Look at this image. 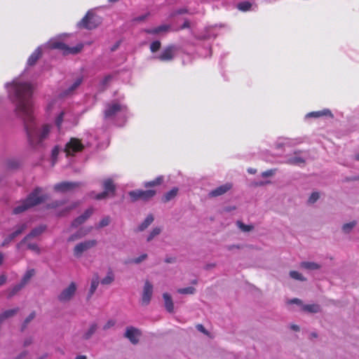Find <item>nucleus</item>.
Instances as JSON below:
<instances>
[{"instance_id": "bb28decb", "label": "nucleus", "mask_w": 359, "mask_h": 359, "mask_svg": "<svg viewBox=\"0 0 359 359\" xmlns=\"http://www.w3.org/2000/svg\"><path fill=\"white\" fill-rule=\"evenodd\" d=\"M99 283H100V280H99V277L97 275H95L91 280V282H90V290H89V292H88V298H90L92 297V295L94 294V292H95V290H97L98 285H99Z\"/></svg>"}, {"instance_id": "6ab92c4d", "label": "nucleus", "mask_w": 359, "mask_h": 359, "mask_svg": "<svg viewBox=\"0 0 359 359\" xmlns=\"http://www.w3.org/2000/svg\"><path fill=\"white\" fill-rule=\"evenodd\" d=\"M45 229L46 226L43 225L32 229V231L27 236H25L20 243L18 244V248H20L22 245V243H26L30 238L39 236L45 231Z\"/></svg>"}, {"instance_id": "412c9836", "label": "nucleus", "mask_w": 359, "mask_h": 359, "mask_svg": "<svg viewBox=\"0 0 359 359\" xmlns=\"http://www.w3.org/2000/svg\"><path fill=\"white\" fill-rule=\"evenodd\" d=\"M170 29V26L167 25H160L154 28L146 29L144 30L147 34L154 35H161L166 33Z\"/></svg>"}, {"instance_id": "b1692460", "label": "nucleus", "mask_w": 359, "mask_h": 359, "mask_svg": "<svg viewBox=\"0 0 359 359\" xmlns=\"http://www.w3.org/2000/svg\"><path fill=\"white\" fill-rule=\"evenodd\" d=\"M237 8L243 12L254 11L257 8L256 4L248 1H244L238 3L236 6Z\"/></svg>"}, {"instance_id": "09e8293b", "label": "nucleus", "mask_w": 359, "mask_h": 359, "mask_svg": "<svg viewBox=\"0 0 359 359\" xmlns=\"http://www.w3.org/2000/svg\"><path fill=\"white\" fill-rule=\"evenodd\" d=\"M318 198H319V194L318 192H313L310 196L308 201L309 203H314L315 202H316L318 201Z\"/></svg>"}, {"instance_id": "f8f14e48", "label": "nucleus", "mask_w": 359, "mask_h": 359, "mask_svg": "<svg viewBox=\"0 0 359 359\" xmlns=\"http://www.w3.org/2000/svg\"><path fill=\"white\" fill-rule=\"evenodd\" d=\"M153 294V285L148 280H146L143 287L142 293L141 304L143 306L149 304Z\"/></svg>"}, {"instance_id": "7ed1b4c3", "label": "nucleus", "mask_w": 359, "mask_h": 359, "mask_svg": "<svg viewBox=\"0 0 359 359\" xmlns=\"http://www.w3.org/2000/svg\"><path fill=\"white\" fill-rule=\"evenodd\" d=\"M83 47V45L82 43H79L75 46L73 47H69L65 43L52 39L50 40L46 45L43 46L38 47L34 53L29 57L27 60V65L28 66H32L34 65L36 61L39 60V58L41 55L42 49L43 48H50V49H59L61 50L65 55H69V54H76L79 53Z\"/></svg>"}, {"instance_id": "473e14b6", "label": "nucleus", "mask_w": 359, "mask_h": 359, "mask_svg": "<svg viewBox=\"0 0 359 359\" xmlns=\"http://www.w3.org/2000/svg\"><path fill=\"white\" fill-rule=\"evenodd\" d=\"M114 280V275L111 271H109L106 276L102 278L100 283L102 285H110Z\"/></svg>"}, {"instance_id": "e2e57ef3", "label": "nucleus", "mask_w": 359, "mask_h": 359, "mask_svg": "<svg viewBox=\"0 0 359 359\" xmlns=\"http://www.w3.org/2000/svg\"><path fill=\"white\" fill-rule=\"evenodd\" d=\"M187 12V10L186 9H180L178 11H177L176 12V14H183V13H185Z\"/></svg>"}, {"instance_id": "e433bc0d", "label": "nucleus", "mask_w": 359, "mask_h": 359, "mask_svg": "<svg viewBox=\"0 0 359 359\" xmlns=\"http://www.w3.org/2000/svg\"><path fill=\"white\" fill-rule=\"evenodd\" d=\"M236 224L238 227L243 232L250 231L254 228L252 225H246L241 222V221H238Z\"/></svg>"}, {"instance_id": "79ce46f5", "label": "nucleus", "mask_w": 359, "mask_h": 359, "mask_svg": "<svg viewBox=\"0 0 359 359\" xmlns=\"http://www.w3.org/2000/svg\"><path fill=\"white\" fill-rule=\"evenodd\" d=\"M161 46V43L159 41H158V40L154 41L150 44V50L152 53H155L160 49Z\"/></svg>"}, {"instance_id": "f03ea898", "label": "nucleus", "mask_w": 359, "mask_h": 359, "mask_svg": "<svg viewBox=\"0 0 359 359\" xmlns=\"http://www.w3.org/2000/svg\"><path fill=\"white\" fill-rule=\"evenodd\" d=\"M48 110L55 114V125L60 133H63L65 130L72 128L78 124V116L69 108L62 107L57 100L48 104Z\"/></svg>"}, {"instance_id": "ddd939ff", "label": "nucleus", "mask_w": 359, "mask_h": 359, "mask_svg": "<svg viewBox=\"0 0 359 359\" xmlns=\"http://www.w3.org/2000/svg\"><path fill=\"white\" fill-rule=\"evenodd\" d=\"M83 81V76L76 77L71 83H69L66 88L60 93V96L65 97L74 94L75 90L79 88Z\"/></svg>"}, {"instance_id": "c756f323", "label": "nucleus", "mask_w": 359, "mask_h": 359, "mask_svg": "<svg viewBox=\"0 0 359 359\" xmlns=\"http://www.w3.org/2000/svg\"><path fill=\"white\" fill-rule=\"evenodd\" d=\"M177 192H178V189L177 188L175 187V188L172 189L170 191H168L164 195L163 201L164 202L170 201V200H172V198H174L177 196Z\"/></svg>"}, {"instance_id": "bf43d9fd", "label": "nucleus", "mask_w": 359, "mask_h": 359, "mask_svg": "<svg viewBox=\"0 0 359 359\" xmlns=\"http://www.w3.org/2000/svg\"><path fill=\"white\" fill-rule=\"evenodd\" d=\"M79 236H77V234L72 235L69 238L68 241H74L76 239L79 238Z\"/></svg>"}, {"instance_id": "2eb2a0df", "label": "nucleus", "mask_w": 359, "mask_h": 359, "mask_svg": "<svg viewBox=\"0 0 359 359\" xmlns=\"http://www.w3.org/2000/svg\"><path fill=\"white\" fill-rule=\"evenodd\" d=\"M175 52L176 48L174 46H168L155 58L163 62L170 61L175 57Z\"/></svg>"}, {"instance_id": "393cba45", "label": "nucleus", "mask_w": 359, "mask_h": 359, "mask_svg": "<svg viewBox=\"0 0 359 359\" xmlns=\"http://www.w3.org/2000/svg\"><path fill=\"white\" fill-rule=\"evenodd\" d=\"M320 306L317 304H304L302 305V311L309 313H317L320 312Z\"/></svg>"}, {"instance_id": "f257e3e1", "label": "nucleus", "mask_w": 359, "mask_h": 359, "mask_svg": "<svg viewBox=\"0 0 359 359\" xmlns=\"http://www.w3.org/2000/svg\"><path fill=\"white\" fill-rule=\"evenodd\" d=\"M9 99L15 104V112L24 124L29 145L34 149L41 148L51 134L52 126H39L34 114L32 100L33 87L25 81L23 74L5 85Z\"/></svg>"}, {"instance_id": "680f3d73", "label": "nucleus", "mask_w": 359, "mask_h": 359, "mask_svg": "<svg viewBox=\"0 0 359 359\" xmlns=\"http://www.w3.org/2000/svg\"><path fill=\"white\" fill-rule=\"evenodd\" d=\"M291 329L294 330V331H299V327L297 325H291Z\"/></svg>"}, {"instance_id": "2f4dec72", "label": "nucleus", "mask_w": 359, "mask_h": 359, "mask_svg": "<svg viewBox=\"0 0 359 359\" xmlns=\"http://www.w3.org/2000/svg\"><path fill=\"white\" fill-rule=\"evenodd\" d=\"M97 328V325L96 323L91 324L88 330L83 334V338L85 339H90L91 336L95 332Z\"/></svg>"}, {"instance_id": "4be33fe9", "label": "nucleus", "mask_w": 359, "mask_h": 359, "mask_svg": "<svg viewBox=\"0 0 359 359\" xmlns=\"http://www.w3.org/2000/svg\"><path fill=\"white\" fill-rule=\"evenodd\" d=\"M321 116H329L330 118H333V114L330 109H324L320 111H312V112L308 113L305 117H306V118H319Z\"/></svg>"}, {"instance_id": "7c9ffc66", "label": "nucleus", "mask_w": 359, "mask_h": 359, "mask_svg": "<svg viewBox=\"0 0 359 359\" xmlns=\"http://www.w3.org/2000/svg\"><path fill=\"white\" fill-rule=\"evenodd\" d=\"M356 225L357 222L354 220L343 224L341 230L344 233H349Z\"/></svg>"}, {"instance_id": "6e6552de", "label": "nucleus", "mask_w": 359, "mask_h": 359, "mask_svg": "<svg viewBox=\"0 0 359 359\" xmlns=\"http://www.w3.org/2000/svg\"><path fill=\"white\" fill-rule=\"evenodd\" d=\"M100 22V18L93 13L88 11L83 19L78 23V25L81 27L92 29L95 28Z\"/></svg>"}, {"instance_id": "20e7f679", "label": "nucleus", "mask_w": 359, "mask_h": 359, "mask_svg": "<svg viewBox=\"0 0 359 359\" xmlns=\"http://www.w3.org/2000/svg\"><path fill=\"white\" fill-rule=\"evenodd\" d=\"M105 120L113 121L117 126H122L128 117V110L125 104L120 101H112L106 104Z\"/></svg>"}, {"instance_id": "72a5a7b5", "label": "nucleus", "mask_w": 359, "mask_h": 359, "mask_svg": "<svg viewBox=\"0 0 359 359\" xmlns=\"http://www.w3.org/2000/svg\"><path fill=\"white\" fill-rule=\"evenodd\" d=\"M162 231V229L161 227H155L154 228L150 233H149L147 241L150 242L152 241L156 236H158Z\"/></svg>"}, {"instance_id": "0e129e2a", "label": "nucleus", "mask_w": 359, "mask_h": 359, "mask_svg": "<svg viewBox=\"0 0 359 359\" xmlns=\"http://www.w3.org/2000/svg\"><path fill=\"white\" fill-rule=\"evenodd\" d=\"M187 27H189V21H185L182 27V28H187Z\"/></svg>"}, {"instance_id": "de8ad7c7", "label": "nucleus", "mask_w": 359, "mask_h": 359, "mask_svg": "<svg viewBox=\"0 0 359 359\" xmlns=\"http://www.w3.org/2000/svg\"><path fill=\"white\" fill-rule=\"evenodd\" d=\"M147 257V254H142L140 257L133 259L131 262L134 264H140L142 261L145 260Z\"/></svg>"}, {"instance_id": "4c0bfd02", "label": "nucleus", "mask_w": 359, "mask_h": 359, "mask_svg": "<svg viewBox=\"0 0 359 359\" xmlns=\"http://www.w3.org/2000/svg\"><path fill=\"white\" fill-rule=\"evenodd\" d=\"M22 244H27V248L30 250L36 252V254L40 253V248L36 243H29L28 241L26 243H22Z\"/></svg>"}, {"instance_id": "a211bd4d", "label": "nucleus", "mask_w": 359, "mask_h": 359, "mask_svg": "<svg viewBox=\"0 0 359 359\" xmlns=\"http://www.w3.org/2000/svg\"><path fill=\"white\" fill-rule=\"evenodd\" d=\"M93 209L92 208H90L87 209L85 212L76 218L72 223V226L73 227H78L81 224L84 223L93 214Z\"/></svg>"}, {"instance_id": "a878e982", "label": "nucleus", "mask_w": 359, "mask_h": 359, "mask_svg": "<svg viewBox=\"0 0 359 359\" xmlns=\"http://www.w3.org/2000/svg\"><path fill=\"white\" fill-rule=\"evenodd\" d=\"M163 298L164 300L165 307L169 313H172L174 311V304L171 296L168 293H163Z\"/></svg>"}, {"instance_id": "5fc2aeb1", "label": "nucleus", "mask_w": 359, "mask_h": 359, "mask_svg": "<svg viewBox=\"0 0 359 359\" xmlns=\"http://www.w3.org/2000/svg\"><path fill=\"white\" fill-rule=\"evenodd\" d=\"M78 205V203H73L71 205H69L66 208L67 212H69L71 210L75 208Z\"/></svg>"}, {"instance_id": "8fccbe9b", "label": "nucleus", "mask_w": 359, "mask_h": 359, "mask_svg": "<svg viewBox=\"0 0 359 359\" xmlns=\"http://www.w3.org/2000/svg\"><path fill=\"white\" fill-rule=\"evenodd\" d=\"M115 320H109L106 323L105 325L103 326L102 329L104 330H107L110 328H111L112 327H114L115 325Z\"/></svg>"}, {"instance_id": "9b49d317", "label": "nucleus", "mask_w": 359, "mask_h": 359, "mask_svg": "<svg viewBox=\"0 0 359 359\" xmlns=\"http://www.w3.org/2000/svg\"><path fill=\"white\" fill-rule=\"evenodd\" d=\"M156 194L154 190H135L129 192V196L133 201L143 200L147 201L151 198Z\"/></svg>"}, {"instance_id": "37998d69", "label": "nucleus", "mask_w": 359, "mask_h": 359, "mask_svg": "<svg viewBox=\"0 0 359 359\" xmlns=\"http://www.w3.org/2000/svg\"><path fill=\"white\" fill-rule=\"evenodd\" d=\"M111 76L110 75L106 76L100 83V88L104 90L107 83L111 81Z\"/></svg>"}, {"instance_id": "0eeeda50", "label": "nucleus", "mask_w": 359, "mask_h": 359, "mask_svg": "<svg viewBox=\"0 0 359 359\" xmlns=\"http://www.w3.org/2000/svg\"><path fill=\"white\" fill-rule=\"evenodd\" d=\"M97 245L95 240H86L77 243L73 250L74 256L76 258L82 257L83 254Z\"/></svg>"}, {"instance_id": "49530a36", "label": "nucleus", "mask_w": 359, "mask_h": 359, "mask_svg": "<svg viewBox=\"0 0 359 359\" xmlns=\"http://www.w3.org/2000/svg\"><path fill=\"white\" fill-rule=\"evenodd\" d=\"M109 223H110V218L109 217H105L100 220V222L98 224L97 227L102 228V227L107 226L109 224Z\"/></svg>"}, {"instance_id": "338daca9", "label": "nucleus", "mask_w": 359, "mask_h": 359, "mask_svg": "<svg viewBox=\"0 0 359 359\" xmlns=\"http://www.w3.org/2000/svg\"><path fill=\"white\" fill-rule=\"evenodd\" d=\"M248 171L250 174H255L257 170L254 168H249Z\"/></svg>"}, {"instance_id": "13d9d810", "label": "nucleus", "mask_w": 359, "mask_h": 359, "mask_svg": "<svg viewBox=\"0 0 359 359\" xmlns=\"http://www.w3.org/2000/svg\"><path fill=\"white\" fill-rule=\"evenodd\" d=\"M32 343V338H27L24 341V346H27L30 345Z\"/></svg>"}, {"instance_id": "603ef678", "label": "nucleus", "mask_w": 359, "mask_h": 359, "mask_svg": "<svg viewBox=\"0 0 359 359\" xmlns=\"http://www.w3.org/2000/svg\"><path fill=\"white\" fill-rule=\"evenodd\" d=\"M289 304H296L300 305L302 307V305H304L302 304V300L299 299H297V298H294L292 299H290L289 301Z\"/></svg>"}, {"instance_id": "f704fd0d", "label": "nucleus", "mask_w": 359, "mask_h": 359, "mask_svg": "<svg viewBox=\"0 0 359 359\" xmlns=\"http://www.w3.org/2000/svg\"><path fill=\"white\" fill-rule=\"evenodd\" d=\"M34 273L35 271L34 269L27 270L25 275L23 276L20 282L25 285L29 281L32 277L34 276Z\"/></svg>"}, {"instance_id": "052dcab7", "label": "nucleus", "mask_w": 359, "mask_h": 359, "mask_svg": "<svg viewBox=\"0 0 359 359\" xmlns=\"http://www.w3.org/2000/svg\"><path fill=\"white\" fill-rule=\"evenodd\" d=\"M197 329L201 332H205V328L202 325H198Z\"/></svg>"}, {"instance_id": "4d7b16f0", "label": "nucleus", "mask_w": 359, "mask_h": 359, "mask_svg": "<svg viewBox=\"0 0 359 359\" xmlns=\"http://www.w3.org/2000/svg\"><path fill=\"white\" fill-rule=\"evenodd\" d=\"M27 355V351H23L17 358H15V359H23L24 358L26 357Z\"/></svg>"}, {"instance_id": "c85d7f7f", "label": "nucleus", "mask_w": 359, "mask_h": 359, "mask_svg": "<svg viewBox=\"0 0 359 359\" xmlns=\"http://www.w3.org/2000/svg\"><path fill=\"white\" fill-rule=\"evenodd\" d=\"M154 221V217L152 215L147 216L145 219L138 226L137 231H143L145 230Z\"/></svg>"}, {"instance_id": "c9c22d12", "label": "nucleus", "mask_w": 359, "mask_h": 359, "mask_svg": "<svg viewBox=\"0 0 359 359\" xmlns=\"http://www.w3.org/2000/svg\"><path fill=\"white\" fill-rule=\"evenodd\" d=\"M18 309H9L4 311L3 313L0 315V323L6 318H8L12 316H13L17 311Z\"/></svg>"}, {"instance_id": "cd10ccee", "label": "nucleus", "mask_w": 359, "mask_h": 359, "mask_svg": "<svg viewBox=\"0 0 359 359\" xmlns=\"http://www.w3.org/2000/svg\"><path fill=\"white\" fill-rule=\"evenodd\" d=\"M300 266L309 271L318 270L320 269V265L313 262H302Z\"/></svg>"}, {"instance_id": "69168bd1", "label": "nucleus", "mask_w": 359, "mask_h": 359, "mask_svg": "<svg viewBox=\"0 0 359 359\" xmlns=\"http://www.w3.org/2000/svg\"><path fill=\"white\" fill-rule=\"evenodd\" d=\"M145 18H146V15H142V16H140V17L137 18L135 19V20H137V21H142V20H144L145 19Z\"/></svg>"}, {"instance_id": "dca6fc26", "label": "nucleus", "mask_w": 359, "mask_h": 359, "mask_svg": "<svg viewBox=\"0 0 359 359\" xmlns=\"http://www.w3.org/2000/svg\"><path fill=\"white\" fill-rule=\"evenodd\" d=\"M27 226L28 225L27 223H22L18 225L15 230L4 239V242L2 243V245L4 246L8 245L15 237L22 233L27 228Z\"/></svg>"}, {"instance_id": "c03bdc74", "label": "nucleus", "mask_w": 359, "mask_h": 359, "mask_svg": "<svg viewBox=\"0 0 359 359\" xmlns=\"http://www.w3.org/2000/svg\"><path fill=\"white\" fill-rule=\"evenodd\" d=\"M25 285L22 283L21 282L19 284L15 285L11 290L9 296H13L15 293H17L18 291H20Z\"/></svg>"}, {"instance_id": "864d4df0", "label": "nucleus", "mask_w": 359, "mask_h": 359, "mask_svg": "<svg viewBox=\"0 0 359 359\" xmlns=\"http://www.w3.org/2000/svg\"><path fill=\"white\" fill-rule=\"evenodd\" d=\"M35 317V313L32 312L29 316L25 319V324L29 323L32 320H33Z\"/></svg>"}, {"instance_id": "aec40b11", "label": "nucleus", "mask_w": 359, "mask_h": 359, "mask_svg": "<svg viewBox=\"0 0 359 359\" xmlns=\"http://www.w3.org/2000/svg\"><path fill=\"white\" fill-rule=\"evenodd\" d=\"M300 151H295L292 156L287 158L285 163L290 165H299L303 164L305 161L304 158L300 155Z\"/></svg>"}, {"instance_id": "3c124183", "label": "nucleus", "mask_w": 359, "mask_h": 359, "mask_svg": "<svg viewBox=\"0 0 359 359\" xmlns=\"http://www.w3.org/2000/svg\"><path fill=\"white\" fill-rule=\"evenodd\" d=\"M276 169H271L268 170L266 171H264L262 173V176L263 177H268L273 175L276 173Z\"/></svg>"}, {"instance_id": "9d476101", "label": "nucleus", "mask_w": 359, "mask_h": 359, "mask_svg": "<svg viewBox=\"0 0 359 359\" xmlns=\"http://www.w3.org/2000/svg\"><path fill=\"white\" fill-rule=\"evenodd\" d=\"M76 290V284L74 282H72L68 287L63 289L57 296L58 300L61 302H69L74 297Z\"/></svg>"}, {"instance_id": "f3484780", "label": "nucleus", "mask_w": 359, "mask_h": 359, "mask_svg": "<svg viewBox=\"0 0 359 359\" xmlns=\"http://www.w3.org/2000/svg\"><path fill=\"white\" fill-rule=\"evenodd\" d=\"M79 185L80 184L77 182H63L56 184L54 187V189L56 191L67 192L73 190L74 188L78 187Z\"/></svg>"}, {"instance_id": "1a4fd4ad", "label": "nucleus", "mask_w": 359, "mask_h": 359, "mask_svg": "<svg viewBox=\"0 0 359 359\" xmlns=\"http://www.w3.org/2000/svg\"><path fill=\"white\" fill-rule=\"evenodd\" d=\"M84 146L77 138L72 137L66 144L65 152L66 156H74L83 150Z\"/></svg>"}, {"instance_id": "39448f33", "label": "nucleus", "mask_w": 359, "mask_h": 359, "mask_svg": "<svg viewBox=\"0 0 359 359\" xmlns=\"http://www.w3.org/2000/svg\"><path fill=\"white\" fill-rule=\"evenodd\" d=\"M46 199V196L42 194L41 188H36L27 198L18 202L13 208V212L15 215L20 214L29 208L34 207Z\"/></svg>"}, {"instance_id": "6e6d98bb", "label": "nucleus", "mask_w": 359, "mask_h": 359, "mask_svg": "<svg viewBox=\"0 0 359 359\" xmlns=\"http://www.w3.org/2000/svg\"><path fill=\"white\" fill-rule=\"evenodd\" d=\"M6 276L5 275L0 276V286L4 285L6 283Z\"/></svg>"}, {"instance_id": "4468645a", "label": "nucleus", "mask_w": 359, "mask_h": 359, "mask_svg": "<svg viewBox=\"0 0 359 359\" xmlns=\"http://www.w3.org/2000/svg\"><path fill=\"white\" fill-rule=\"evenodd\" d=\"M141 334L142 332L139 329L133 326H129L126 327L124 336L133 344H136L138 343Z\"/></svg>"}, {"instance_id": "a19ab883", "label": "nucleus", "mask_w": 359, "mask_h": 359, "mask_svg": "<svg viewBox=\"0 0 359 359\" xmlns=\"http://www.w3.org/2000/svg\"><path fill=\"white\" fill-rule=\"evenodd\" d=\"M60 151V149L57 146H55L53 149L52 154H51L52 165H54L55 163H56V158H57V156L59 154Z\"/></svg>"}, {"instance_id": "a18cd8bd", "label": "nucleus", "mask_w": 359, "mask_h": 359, "mask_svg": "<svg viewBox=\"0 0 359 359\" xmlns=\"http://www.w3.org/2000/svg\"><path fill=\"white\" fill-rule=\"evenodd\" d=\"M162 180H163V177H158L156 179H155L154 180L147 182L145 184V187H153V186H155L157 184H160L161 183Z\"/></svg>"}, {"instance_id": "774afa93", "label": "nucleus", "mask_w": 359, "mask_h": 359, "mask_svg": "<svg viewBox=\"0 0 359 359\" xmlns=\"http://www.w3.org/2000/svg\"><path fill=\"white\" fill-rule=\"evenodd\" d=\"M75 359H86V355H78L76 357Z\"/></svg>"}, {"instance_id": "423d86ee", "label": "nucleus", "mask_w": 359, "mask_h": 359, "mask_svg": "<svg viewBox=\"0 0 359 359\" xmlns=\"http://www.w3.org/2000/svg\"><path fill=\"white\" fill-rule=\"evenodd\" d=\"M104 191L100 194H92L91 196L97 200H102L110 196H113L115 192V186L112 180L107 179L103 182Z\"/></svg>"}, {"instance_id": "58836bf2", "label": "nucleus", "mask_w": 359, "mask_h": 359, "mask_svg": "<svg viewBox=\"0 0 359 359\" xmlns=\"http://www.w3.org/2000/svg\"><path fill=\"white\" fill-rule=\"evenodd\" d=\"M196 290L194 287H187L177 290V292L183 294H192L195 292Z\"/></svg>"}, {"instance_id": "ea45409f", "label": "nucleus", "mask_w": 359, "mask_h": 359, "mask_svg": "<svg viewBox=\"0 0 359 359\" xmlns=\"http://www.w3.org/2000/svg\"><path fill=\"white\" fill-rule=\"evenodd\" d=\"M290 276L292 278L297 280L304 281L306 280V278L302 276V274L296 271H291L290 272Z\"/></svg>"}, {"instance_id": "5701e85b", "label": "nucleus", "mask_w": 359, "mask_h": 359, "mask_svg": "<svg viewBox=\"0 0 359 359\" xmlns=\"http://www.w3.org/2000/svg\"><path fill=\"white\" fill-rule=\"evenodd\" d=\"M231 185L229 184H225L221 185L215 189L212 190L209 195L212 197H217L221 195H223L226 192H227L231 189Z\"/></svg>"}]
</instances>
